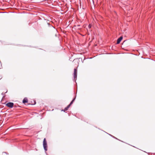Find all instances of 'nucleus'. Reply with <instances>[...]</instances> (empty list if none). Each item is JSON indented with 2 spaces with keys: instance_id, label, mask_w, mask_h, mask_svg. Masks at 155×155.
<instances>
[{
  "instance_id": "nucleus-1",
  "label": "nucleus",
  "mask_w": 155,
  "mask_h": 155,
  "mask_svg": "<svg viewBox=\"0 0 155 155\" xmlns=\"http://www.w3.org/2000/svg\"><path fill=\"white\" fill-rule=\"evenodd\" d=\"M43 146L45 151L47 150V144L45 138H44L43 141Z\"/></svg>"
},
{
  "instance_id": "nucleus-2",
  "label": "nucleus",
  "mask_w": 155,
  "mask_h": 155,
  "mask_svg": "<svg viewBox=\"0 0 155 155\" xmlns=\"http://www.w3.org/2000/svg\"><path fill=\"white\" fill-rule=\"evenodd\" d=\"M14 104L12 102H8L6 104V105L10 108H12L13 107Z\"/></svg>"
},
{
  "instance_id": "nucleus-3",
  "label": "nucleus",
  "mask_w": 155,
  "mask_h": 155,
  "mask_svg": "<svg viewBox=\"0 0 155 155\" xmlns=\"http://www.w3.org/2000/svg\"><path fill=\"white\" fill-rule=\"evenodd\" d=\"M77 70L76 69L74 68V80L77 77Z\"/></svg>"
},
{
  "instance_id": "nucleus-4",
  "label": "nucleus",
  "mask_w": 155,
  "mask_h": 155,
  "mask_svg": "<svg viewBox=\"0 0 155 155\" xmlns=\"http://www.w3.org/2000/svg\"><path fill=\"white\" fill-rule=\"evenodd\" d=\"M123 39V37L122 36L120 37L119 38H118L117 40V44H119L120 42V41Z\"/></svg>"
},
{
  "instance_id": "nucleus-5",
  "label": "nucleus",
  "mask_w": 155,
  "mask_h": 155,
  "mask_svg": "<svg viewBox=\"0 0 155 155\" xmlns=\"http://www.w3.org/2000/svg\"><path fill=\"white\" fill-rule=\"evenodd\" d=\"M28 102V99L27 98H26V97L25 98L23 99V100L22 101V102L24 104L27 103Z\"/></svg>"
},
{
  "instance_id": "nucleus-6",
  "label": "nucleus",
  "mask_w": 155,
  "mask_h": 155,
  "mask_svg": "<svg viewBox=\"0 0 155 155\" xmlns=\"http://www.w3.org/2000/svg\"><path fill=\"white\" fill-rule=\"evenodd\" d=\"M70 106L69 105H68L67 106V107H66L64 109V110H63L64 111V112L65 111H67V110H68V108L70 107Z\"/></svg>"
},
{
  "instance_id": "nucleus-7",
  "label": "nucleus",
  "mask_w": 155,
  "mask_h": 155,
  "mask_svg": "<svg viewBox=\"0 0 155 155\" xmlns=\"http://www.w3.org/2000/svg\"><path fill=\"white\" fill-rule=\"evenodd\" d=\"M75 98H74L72 100V101L70 103V104L68 105H69V106H70L73 103V102L74 101L75 99Z\"/></svg>"
},
{
  "instance_id": "nucleus-8",
  "label": "nucleus",
  "mask_w": 155,
  "mask_h": 155,
  "mask_svg": "<svg viewBox=\"0 0 155 155\" xmlns=\"http://www.w3.org/2000/svg\"><path fill=\"white\" fill-rule=\"evenodd\" d=\"M91 27V26L90 25H88V28H90Z\"/></svg>"
}]
</instances>
